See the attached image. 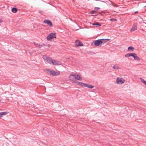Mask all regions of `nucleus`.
Segmentation results:
<instances>
[{
    "label": "nucleus",
    "mask_w": 146,
    "mask_h": 146,
    "mask_svg": "<svg viewBox=\"0 0 146 146\" xmlns=\"http://www.w3.org/2000/svg\"><path fill=\"white\" fill-rule=\"evenodd\" d=\"M42 58L48 63L50 64H52L54 65H58L62 64L61 63L60 61L54 60L49 57L46 56H43Z\"/></svg>",
    "instance_id": "obj_1"
},
{
    "label": "nucleus",
    "mask_w": 146,
    "mask_h": 146,
    "mask_svg": "<svg viewBox=\"0 0 146 146\" xmlns=\"http://www.w3.org/2000/svg\"><path fill=\"white\" fill-rule=\"evenodd\" d=\"M68 78L71 81H73L76 80L82 81V78L80 76L75 74H71L69 76Z\"/></svg>",
    "instance_id": "obj_2"
},
{
    "label": "nucleus",
    "mask_w": 146,
    "mask_h": 146,
    "mask_svg": "<svg viewBox=\"0 0 146 146\" xmlns=\"http://www.w3.org/2000/svg\"><path fill=\"white\" fill-rule=\"evenodd\" d=\"M46 71L48 74L52 76H57L60 74V72L59 71H54L51 69H46Z\"/></svg>",
    "instance_id": "obj_3"
},
{
    "label": "nucleus",
    "mask_w": 146,
    "mask_h": 146,
    "mask_svg": "<svg viewBox=\"0 0 146 146\" xmlns=\"http://www.w3.org/2000/svg\"><path fill=\"white\" fill-rule=\"evenodd\" d=\"M125 80L122 78L117 77L116 80V83L119 85L122 84L125 82Z\"/></svg>",
    "instance_id": "obj_4"
},
{
    "label": "nucleus",
    "mask_w": 146,
    "mask_h": 146,
    "mask_svg": "<svg viewBox=\"0 0 146 146\" xmlns=\"http://www.w3.org/2000/svg\"><path fill=\"white\" fill-rule=\"evenodd\" d=\"M56 34L54 33H50L47 36V39L48 40H50L54 38H56Z\"/></svg>",
    "instance_id": "obj_5"
},
{
    "label": "nucleus",
    "mask_w": 146,
    "mask_h": 146,
    "mask_svg": "<svg viewBox=\"0 0 146 146\" xmlns=\"http://www.w3.org/2000/svg\"><path fill=\"white\" fill-rule=\"evenodd\" d=\"M75 46L76 47L81 46H84V44L79 40H76L75 42Z\"/></svg>",
    "instance_id": "obj_6"
},
{
    "label": "nucleus",
    "mask_w": 146,
    "mask_h": 146,
    "mask_svg": "<svg viewBox=\"0 0 146 146\" xmlns=\"http://www.w3.org/2000/svg\"><path fill=\"white\" fill-rule=\"evenodd\" d=\"M100 39L95 40L94 42V44L96 46H98L102 44V42L101 41Z\"/></svg>",
    "instance_id": "obj_7"
},
{
    "label": "nucleus",
    "mask_w": 146,
    "mask_h": 146,
    "mask_svg": "<svg viewBox=\"0 0 146 146\" xmlns=\"http://www.w3.org/2000/svg\"><path fill=\"white\" fill-rule=\"evenodd\" d=\"M44 23L47 24L48 25L50 26L51 27L52 26V24L50 20H45L44 21Z\"/></svg>",
    "instance_id": "obj_8"
},
{
    "label": "nucleus",
    "mask_w": 146,
    "mask_h": 146,
    "mask_svg": "<svg viewBox=\"0 0 146 146\" xmlns=\"http://www.w3.org/2000/svg\"><path fill=\"white\" fill-rule=\"evenodd\" d=\"M73 82L76 84L77 85L81 86L82 87H84V83L79 82L78 81H74Z\"/></svg>",
    "instance_id": "obj_9"
},
{
    "label": "nucleus",
    "mask_w": 146,
    "mask_h": 146,
    "mask_svg": "<svg viewBox=\"0 0 146 146\" xmlns=\"http://www.w3.org/2000/svg\"><path fill=\"white\" fill-rule=\"evenodd\" d=\"M132 56L133 57L134 59L137 61H139L140 60L139 58L137 56V55L135 53H133Z\"/></svg>",
    "instance_id": "obj_10"
},
{
    "label": "nucleus",
    "mask_w": 146,
    "mask_h": 146,
    "mask_svg": "<svg viewBox=\"0 0 146 146\" xmlns=\"http://www.w3.org/2000/svg\"><path fill=\"white\" fill-rule=\"evenodd\" d=\"M137 30V25L136 24H135L133 25L130 31L131 32H132L133 31L136 30Z\"/></svg>",
    "instance_id": "obj_11"
},
{
    "label": "nucleus",
    "mask_w": 146,
    "mask_h": 146,
    "mask_svg": "<svg viewBox=\"0 0 146 146\" xmlns=\"http://www.w3.org/2000/svg\"><path fill=\"white\" fill-rule=\"evenodd\" d=\"M84 87L91 89L93 88L94 87V86H93L85 83H84Z\"/></svg>",
    "instance_id": "obj_12"
},
{
    "label": "nucleus",
    "mask_w": 146,
    "mask_h": 146,
    "mask_svg": "<svg viewBox=\"0 0 146 146\" xmlns=\"http://www.w3.org/2000/svg\"><path fill=\"white\" fill-rule=\"evenodd\" d=\"M8 113V112L7 111H4L0 112V119L3 116L5 115Z\"/></svg>",
    "instance_id": "obj_13"
},
{
    "label": "nucleus",
    "mask_w": 146,
    "mask_h": 146,
    "mask_svg": "<svg viewBox=\"0 0 146 146\" xmlns=\"http://www.w3.org/2000/svg\"><path fill=\"white\" fill-rule=\"evenodd\" d=\"M35 46L37 47H38L39 48H42L43 46V45L40 44L39 43H38L36 42H34V43Z\"/></svg>",
    "instance_id": "obj_14"
},
{
    "label": "nucleus",
    "mask_w": 146,
    "mask_h": 146,
    "mask_svg": "<svg viewBox=\"0 0 146 146\" xmlns=\"http://www.w3.org/2000/svg\"><path fill=\"white\" fill-rule=\"evenodd\" d=\"M43 46L42 47H43V48H45L47 50L49 49L50 48V47L49 45H45V44H43Z\"/></svg>",
    "instance_id": "obj_15"
},
{
    "label": "nucleus",
    "mask_w": 146,
    "mask_h": 146,
    "mask_svg": "<svg viewBox=\"0 0 146 146\" xmlns=\"http://www.w3.org/2000/svg\"><path fill=\"white\" fill-rule=\"evenodd\" d=\"M134 50V48L132 46H130L128 48L127 51H133Z\"/></svg>",
    "instance_id": "obj_16"
},
{
    "label": "nucleus",
    "mask_w": 146,
    "mask_h": 146,
    "mask_svg": "<svg viewBox=\"0 0 146 146\" xmlns=\"http://www.w3.org/2000/svg\"><path fill=\"white\" fill-rule=\"evenodd\" d=\"M100 39L102 40H101V41L102 42V43H105L106 42H107L109 40V39Z\"/></svg>",
    "instance_id": "obj_17"
},
{
    "label": "nucleus",
    "mask_w": 146,
    "mask_h": 146,
    "mask_svg": "<svg viewBox=\"0 0 146 146\" xmlns=\"http://www.w3.org/2000/svg\"><path fill=\"white\" fill-rule=\"evenodd\" d=\"M12 11L13 13H16L17 11V9L15 8H13L12 9Z\"/></svg>",
    "instance_id": "obj_18"
},
{
    "label": "nucleus",
    "mask_w": 146,
    "mask_h": 146,
    "mask_svg": "<svg viewBox=\"0 0 146 146\" xmlns=\"http://www.w3.org/2000/svg\"><path fill=\"white\" fill-rule=\"evenodd\" d=\"M133 53H127L125 55V57H129L130 56H132Z\"/></svg>",
    "instance_id": "obj_19"
},
{
    "label": "nucleus",
    "mask_w": 146,
    "mask_h": 146,
    "mask_svg": "<svg viewBox=\"0 0 146 146\" xmlns=\"http://www.w3.org/2000/svg\"><path fill=\"white\" fill-rule=\"evenodd\" d=\"M92 25H98L100 26L102 25H101L98 22L94 23L92 24Z\"/></svg>",
    "instance_id": "obj_20"
},
{
    "label": "nucleus",
    "mask_w": 146,
    "mask_h": 146,
    "mask_svg": "<svg viewBox=\"0 0 146 146\" xmlns=\"http://www.w3.org/2000/svg\"><path fill=\"white\" fill-rule=\"evenodd\" d=\"M141 82L145 85H146V81H145L142 78L141 79Z\"/></svg>",
    "instance_id": "obj_21"
},
{
    "label": "nucleus",
    "mask_w": 146,
    "mask_h": 146,
    "mask_svg": "<svg viewBox=\"0 0 146 146\" xmlns=\"http://www.w3.org/2000/svg\"><path fill=\"white\" fill-rule=\"evenodd\" d=\"M113 68L117 69H119L120 68L116 65H114L113 67Z\"/></svg>",
    "instance_id": "obj_22"
},
{
    "label": "nucleus",
    "mask_w": 146,
    "mask_h": 146,
    "mask_svg": "<svg viewBox=\"0 0 146 146\" xmlns=\"http://www.w3.org/2000/svg\"><path fill=\"white\" fill-rule=\"evenodd\" d=\"M111 21H117V20L115 19H110Z\"/></svg>",
    "instance_id": "obj_23"
},
{
    "label": "nucleus",
    "mask_w": 146,
    "mask_h": 146,
    "mask_svg": "<svg viewBox=\"0 0 146 146\" xmlns=\"http://www.w3.org/2000/svg\"><path fill=\"white\" fill-rule=\"evenodd\" d=\"M96 11H97V10H94V11H91V13H94V12Z\"/></svg>",
    "instance_id": "obj_24"
},
{
    "label": "nucleus",
    "mask_w": 146,
    "mask_h": 146,
    "mask_svg": "<svg viewBox=\"0 0 146 146\" xmlns=\"http://www.w3.org/2000/svg\"><path fill=\"white\" fill-rule=\"evenodd\" d=\"M99 9H100V8H96L95 9V10H97V11Z\"/></svg>",
    "instance_id": "obj_25"
},
{
    "label": "nucleus",
    "mask_w": 146,
    "mask_h": 146,
    "mask_svg": "<svg viewBox=\"0 0 146 146\" xmlns=\"http://www.w3.org/2000/svg\"><path fill=\"white\" fill-rule=\"evenodd\" d=\"M3 22V20L1 19H0V23H2Z\"/></svg>",
    "instance_id": "obj_26"
},
{
    "label": "nucleus",
    "mask_w": 146,
    "mask_h": 146,
    "mask_svg": "<svg viewBox=\"0 0 146 146\" xmlns=\"http://www.w3.org/2000/svg\"><path fill=\"white\" fill-rule=\"evenodd\" d=\"M138 13L137 11H136L135 12V13Z\"/></svg>",
    "instance_id": "obj_27"
},
{
    "label": "nucleus",
    "mask_w": 146,
    "mask_h": 146,
    "mask_svg": "<svg viewBox=\"0 0 146 146\" xmlns=\"http://www.w3.org/2000/svg\"><path fill=\"white\" fill-rule=\"evenodd\" d=\"M115 7H117L118 6L117 5H115Z\"/></svg>",
    "instance_id": "obj_28"
},
{
    "label": "nucleus",
    "mask_w": 146,
    "mask_h": 146,
    "mask_svg": "<svg viewBox=\"0 0 146 146\" xmlns=\"http://www.w3.org/2000/svg\"><path fill=\"white\" fill-rule=\"evenodd\" d=\"M1 102V100H0V102Z\"/></svg>",
    "instance_id": "obj_29"
}]
</instances>
